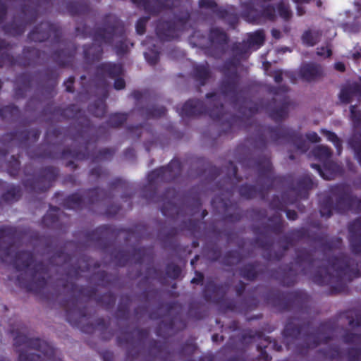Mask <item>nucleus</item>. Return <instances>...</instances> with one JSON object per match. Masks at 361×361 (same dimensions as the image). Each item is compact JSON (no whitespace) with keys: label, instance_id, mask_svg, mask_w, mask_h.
Masks as SVG:
<instances>
[{"label":"nucleus","instance_id":"nucleus-41","mask_svg":"<svg viewBox=\"0 0 361 361\" xmlns=\"http://www.w3.org/2000/svg\"><path fill=\"white\" fill-rule=\"evenodd\" d=\"M265 272V269L259 261L248 262L240 267L238 269L239 275L249 281H255Z\"/></svg>","mask_w":361,"mask_h":361},{"label":"nucleus","instance_id":"nucleus-57","mask_svg":"<svg viewBox=\"0 0 361 361\" xmlns=\"http://www.w3.org/2000/svg\"><path fill=\"white\" fill-rule=\"evenodd\" d=\"M131 302V298L129 295H121L115 316L117 319L121 320H128L130 317V305Z\"/></svg>","mask_w":361,"mask_h":361},{"label":"nucleus","instance_id":"nucleus-4","mask_svg":"<svg viewBox=\"0 0 361 361\" xmlns=\"http://www.w3.org/2000/svg\"><path fill=\"white\" fill-rule=\"evenodd\" d=\"M219 93L212 92L206 94L207 104L197 99H190L183 105L180 115L183 117H197L208 115L212 120L220 121L225 118L224 106L221 102V95L228 97L234 109H238L239 112L243 113L242 106H238L241 98V91L239 89V77L230 76L224 78L219 84Z\"/></svg>","mask_w":361,"mask_h":361},{"label":"nucleus","instance_id":"nucleus-34","mask_svg":"<svg viewBox=\"0 0 361 361\" xmlns=\"http://www.w3.org/2000/svg\"><path fill=\"white\" fill-rule=\"evenodd\" d=\"M314 181L312 176L306 173L298 178L295 185L290 187L288 190L293 197L299 200H307L309 197V191L313 188Z\"/></svg>","mask_w":361,"mask_h":361},{"label":"nucleus","instance_id":"nucleus-49","mask_svg":"<svg viewBox=\"0 0 361 361\" xmlns=\"http://www.w3.org/2000/svg\"><path fill=\"white\" fill-rule=\"evenodd\" d=\"M297 202V197H293L288 190L283 191L280 198L274 195L269 202V207L276 211H283L288 205L293 204Z\"/></svg>","mask_w":361,"mask_h":361},{"label":"nucleus","instance_id":"nucleus-59","mask_svg":"<svg viewBox=\"0 0 361 361\" xmlns=\"http://www.w3.org/2000/svg\"><path fill=\"white\" fill-rule=\"evenodd\" d=\"M176 317L171 318L168 321H161L156 328V334L164 338L171 336L176 329L175 328Z\"/></svg>","mask_w":361,"mask_h":361},{"label":"nucleus","instance_id":"nucleus-7","mask_svg":"<svg viewBox=\"0 0 361 361\" xmlns=\"http://www.w3.org/2000/svg\"><path fill=\"white\" fill-rule=\"evenodd\" d=\"M310 325L309 321H300L296 318H289L282 331V336L287 350L299 355H307L310 349L318 347L321 343L327 344L333 340L331 336L334 330V324L331 322H322L314 332L305 333L302 341L296 343L302 332Z\"/></svg>","mask_w":361,"mask_h":361},{"label":"nucleus","instance_id":"nucleus-56","mask_svg":"<svg viewBox=\"0 0 361 361\" xmlns=\"http://www.w3.org/2000/svg\"><path fill=\"white\" fill-rule=\"evenodd\" d=\"M140 114L145 119L157 118L165 115L166 109L164 106L150 105L138 109Z\"/></svg>","mask_w":361,"mask_h":361},{"label":"nucleus","instance_id":"nucleus-9","mask_svg":"<svg viewBox=\"0 0 361 361\" xmlns=\"http://www.w3.org/2000/svg\"><path fill=\"white\" fill-rule=\"evenodd\" d=\"M62 34L59 23L43 21L30 31L27 39L34 42H43L51 39L53 44H61L63 47L54 50L51 58L59 68H68L74 63L78 47L72 41L62 40Z\"/></svg>","mask_w":361,"mask_h":361},{"label":"nucleus","instance_id":"nucleus-24","mask_svg":"<svg viewBox=\"0 0 361 361\" xmlns=\"http://www.w3.org/2000/svg\"><path fill=\"white\" fill-rule=\"evenodd\" d=\"M59 174V169L57 167L46 166L39 170L37 177L27 178L23 181V184L31 192H44L52 186Z\"/></svg>","mask_w":361,"mask_h":361},{"label":"nucleus","instance_id":"nucleus-42","mask_svg":"<svg viewBox=\"0 0 361 361\" xmlns=\"http://www.w3.org/2000/svg\"><path fill=\"white\" fill-rule=\"evenodd\" d=\"M312 153L319 161L323 162L324 169L333 172L337 171L338 166L330 160L332 151L329 147L322 145H318L313 149Z\"/></svg>","mask_w":361,"mask_h":361},{"label":"nucleus","instance_id":"nucleus-1","mask_svg":"<svg viewBox=\"0 0 361 361\" xmlns=\"http://www.w3.org/2000/svg\"><path fill=\"white\" fill-rule=\"evenodd\" d=\"M295 244L304 239H310L321 244V249L326 257V266H319L312 276L314 283L319 286H330L331 295L342 293L347 288V283L361 276V260L357 262L345 253L330 256L329 252L338 249L342 244L339 237L325 239L323 235H310L305 227L290 230Z\"/></svg>","mask_w":361,"mask_h":361},{"label":"nucleus","instance_id":"nucleus-26","mask_svg":"<svg viewBox=\"0 0 361 361\" xmlns=\"http://www.w3.org/2000/svg\"><path fill=\"white\" fill-rule=\"evenodd\" d=\"M41 56V51L32 47H25L21 54L13 56L7 51L0 54V68L5 66H13L18 65L20 67H28L36 64Z\"/></svg>","mask_w":361,"mask_h":361},{"label":"nucleus","instance_id":"nucleus-64","mask_svg":"<svg viewBox=\"0 0 361 361\" xmlns=\"http://www.w3.org/2000/svg\"><path fill=\"white\" fill-rule=\"evenodd\" d=\"M348 144L354 152L355 159L361 166V128L349 139Z\"/></svg>","mask_w":361,"mask_h":361},{"label":"nucleus","instance_id":"nucleus-45","mask_svg":"<svg viewBox=\"0 0 361 361\" xmlns=\"http://www.w3.org/2000/svg\"><path fill=\"white\" fill-rule=\"evenodd\" d=\"M296 256L295 257V263L298 267H302L305 265L301 269V274L302 275H307L309 272V270L314 267V258L312 252L305 249H298L295 251Z\"/></svg>","mask_w":361,"mask_h":361},{"label":"nucleus","instance_id":"nucleus-46","mask_svg":"<svg viewBox=\"0 0 361 361\" xmlns=\"http://www.w3.org/2000/svg\"><path fill=\"white\" fill-rule=\"evenodd\" d=\"M318 361H343V352L338 345H329L316 352Z\"/></svg>","mask_w":361,"mask_h":361},{"label":"nucleus","instance_id":"nucleus-50","mask_svg":"<svg viewBox=\"0 0 361 361\" xmlns=\"http://www.w3.org/2000/svg\"><path fill=\"white\" fill-rule=\"evenodd\" d=\"M192 77L200 86L205 85L212 78V71L209 64H196L193 66Z\"/></svg>","mask_w":361,"mask_h":361},{"label":"nucleus","instance_id":"nucleus-61","mask_svg":"<svg viewBox=\"0 0 361 361\" xmlns=\"http://www.w3.org/2000/svg\"><path fill=\"white\" fill-rule=\"evenodd\" d=\"M20 115V109L15 104H11L0 108V118L3 121H16Z\"/></svg>","mask_w":361,"mask_h":361},{"label":"nucleus","instance_id":"nucleus-8","mask_svg":"<svg viewBox=\"0 0 361 361\" xmlns=\"http://www.w3.org/2000/svg\"><path fill=\"white\" fill-rule=\"evenodd\" d=\"M237 161L245 171L256 169L257 173L258 187L247 183L239 187V195L243 199L250 200L259 197L264 200L276 183H283L288 180L289 176H274L270 157L268 155L258 156L254 159L249 153L239 156Z\"/></svg>","mask_w":361,"mask_h":361},{"label":"nucleus","instance_id":"nucleus-13","mask_svg":"<svg viewBox=\"0 0 361 361\" xmlns=\"http://www.w3.org/2000/svg\"><path fill=\"white\" fill-rule=\"evenodd\" d=\"M247 140L254 149L261 151L265 150L269 143L278 145L282 141L293 143L302 153L309 149L302 134L285 126H259L256 133Z\"/></svg>","mask_w":361,"mask_h":361},{"label":"nucleus","instance_id":"nucleus-44","mask_svg":"<svg viewBox=\"0 0 361 361\" xmlns=\"http://www.w3.org/2000/svg\"><path fill=\"white\" fill-rule=\"evenodd\" d=\"M32 77L29 73H23L16 76L14 87V98H24L31 89Z\"/></svg>","mask_w":361,"mask_h":361},{"label":"nucleus","instance_id":"nucleus-31","mask_svg":"<svg viewBox=\"0 0 361 361\" xmlns=\"http://www.w3.org/2000/svg\"><path fill=\"white\" fill-rule=\"evenodd\" d=\"M331 193L336 197L334 209L340 214L352 210L355 195L344 185H335L331 188Z\"/></svg>","mask_w":361,"mask_h":361},{"label":"nucleus","instance_id":"nucleus-40","mask_svg":"<svg viewBox=\"0 0 361 361\" xmlns=\"http://www.w3.org/2000/svg\"><path fill=\"white\" fill-rule=\"evenodd\" d=\"M0 190L2 191L1 200L6 204L18 202L22 196V190L19 185L8 183L1 179Z\"/></svg>","mask_w":361,"mask_h":361},{"label":"nucleus","instance_id":"nucleus-28","mask_svg":"<svg viewBox=\"0 0 361 361\" xmlns=\"http://www.w3.org/2000/svg\"><path fill=\"white\" fill-rule=\"evenodd\" d=\"M42 224L44 227L65 233L70 226V216L59 207L50 205L49 211L42 219Z\"/></svg>","mask_w":361,"mask_h":361},{"label":"nucleus","instance_id":"nucleus-20","mask_svg":"<svg viewBox=\"0 0 361 361\" xmlns=\"http://www.w3.org/2000/svg\"><path fill=\"white\" fill-rule=\"evenodd\" d=\"M190 18V14L186 13L181 16H175L170 20H158L155 28L158 39L164 42L179 39Z\"/></svg>","mask_w":361,"mask_h":361},{"label":"nucleus","instance_id":"nucleus-33","mask_svg":"<svg viewBox=\"0 0 361 361\" xmlns=\"http://www.w3.org/2000/svg\"><path fill=\"white\" fill-rule=\"evenodd\" d=\"M270 276L278 281L283 286H294L298 279V273L293 269V263L283 264L278 269L270 271Z\"/></svg>","mask_w":361,"mask_h":361},{"label":"nucleus","instance_id":"nucleus-16","mask_svg":"<svg viewBox=\"0 0 361 361\" xmlns=\"http://www.w3.org/2000/svg\"><path fill=\"white\" fill-rule=\"evenodd\" d=\"M289 90V87L286 85H269L267 88L268 92L274 96L267 104L269 116L276 123H281L285 120L288 116L290 107L293 105V102L287 94Z\"/></svg>","mask_w":361,"mask_h":361},{"label":"nucleus","instance_id":"nucleus-25","mask_svg":"<svg viewBox=\"0 0 361 361\" xmlns=\"http://www.w3.org/2000/svg\"><path fill=\"white\" fill-rule=\"evenodd\" d=\"M256 338L261 340V342L257 345V348L259 352V358L264 361H269L271 360V357L266 351V348L269 345H271V348L277 352L282 350L281 345L279 344L276 340H271L268 336L264 337L263 332L260 331H253L252 329H247L241 334L239 341L244 347H247L248 345L252 343Z\"/></svg>","mask_w":361,"mask_h":361},{"label":"nucleus","instance_id":"nucleus-29","mask_svg":"<svg viewBox=\"0 0 361 361\" xmlns=\"http://www.w3.org/2000/svg\"><path fill=\"white\" fill-rule=\"evenodd\" d=\"M242 16L248 22L260 24L266 19L274 20L276 11L272 5L262 6L260 10L255 8L252 4L247 2L242 6Z\"/></svg>","mask_w":361,"mask_h":361},{"label":"nucleus","instance_id":"nucleus-63","mask_svg":"<svg viewBox=\"0 0 361 361\" xmlns=\"http://www.w3.org/2000/svg\"><path fill=\"white\" fill-rule=\"evenodd\" d=\"M111 258L118 267H125L131 258V253L121 249H114L111 252Z\"/></svg>","mask_w":361,"mask_h":361},{"label":"nucleus","instance_id":"nucleus-32","mask_svg":"<svg viewBox=\"0 0 361 361\" xmlns=\"http://www.w3.org/2000/svg\"><path fill=\"white\" fill-rule=\"evenodd\" d=\"M110 229V226L102 225L94 230L85 233V240L86 244L94 243L102 251H105L111 246V242L107 238Z\"/></svg>","mask_w":361,"mask_h":361},{"label":"nucleus","instance_id":"nucleus-51","mask_svg":"<svg viewBox=\"0 0 361 361\" xmlns=\"http://www.w3.org/2000/svg\"><path fill=\"white\" fill-rule=\"evenodd\" d=\"M66 8L71 16L86 15L90 11V1L88 0L69 1L67 3Z\"/></svg>","mask_w":361,"mask_h":361},{"label":"nucleus","instance_id":"nucleus-10","mask_svg":"<svg viewBox=\"0 0 361 361\" xmlns=\"http://www.w3.org/2000/svg\"><path fill=\"white\" fill-rule=\"evenodd\" d=\"M226 176L219 181L216 186L221 195H215L211 201L212 207L219 212L223 213V220L226 222L235 223L241 220L243 214L236 202L231 200L236 185L242 180L238 174V168L232 161L225 166Z\"/></svg>","mask_w":361,"mask_h":361},{"label":"nucleus","instance_id":"nucleus-37","mask_svg":"<svg viewBox=\"0 0 361 361\" xmlns=\"http://www.w3.org/2000/svg\"><path fill=\"white\" fill-rule=\"evenodd\" d=\"M324 75L323 67L317 63H305L300 66L298 71L299 78L305 82H311L322 78Z\"/></svg>","mask_w":361,"mask_h":361},{"label":"nucleus","instance_id":"nucleus-6","mask_svg":"<svg viewBox=\"0 0 361 361\" xmlns=\"http://www.w3.org/2000/svg\"><path fill=\"white\" fill-rule=\"evenodd\" d=\"M182 164L178 159H172L167 166L150 171L147 175V184L142 188V197L149 202L161 203L160 210L166 217L175 218L180 214L177 205L178 193L173 188L166 190L164 193L157 195V185L159 183H170L176 180L181 174Z\"/></svg>","mask_w":361,"mask_h":361},{"label":"nucleus","instance_id":"nucleus-11","mask_svg":"<svg viewBox=\"0 0 361 361\" xmlns=\"http://www.w3.org/2000/svg\"><path fill=\"white\" fill-rule=\"evenodd\" d=\"M77 35L83 38L91 36L94 42H102L107 45H112L115 39H118L114 46V49L118 55H123L127 53L128 47L126 44V29L123 23L116 15L106 14L102 18V26L94 28L92 33L90 32L86 24L82 27H75Z\"/></svg>","mask_w":361,"mask_h":361},{"label":"nucleus","instance_id":"nucleus-3","mask_svg":"<svg viewBox=\"0 0 361 361\" xmlns=\"http://www.w3.org/2000/svg\"><path fill=\"white\" fill-rule=\"evenodd\" d=\"M71 260V255L66 252L63 247L51 256L47 264L43 262H35L31 251H18L13 257V264L16 271L24 272L17 276L16 285L27 292L39 294L47 286L48 280L51 279V267H65Z\"/></svg>","mask_w":361,"mask_h":361},{"label":"nucleus","instance_id":"nucleus-17","mask_svg":"<svg viewBox=\"0 0 361 361\" xmlns=\"http://www.w3.org/2000/svg\"><path fill=\"white\" fill-rule=\"evenodd\" d=\"M259 228L257 227L253 228V232L257 235L256 238L253 240V244L264 251L263 257L268 261L281 260L289 248L295 245V243L289 231L279 240L282 250L278 252H273L271 250L274 245L272 239L267 236L263 231H259Z\"/></svg>","mask_w":361,"mask_h":361},{"label":"nucleus","instance_id":"nucleus-36","mask_svg":"<svg viewBox=\"0 0 361 361\" xmlns=\"http://www.w3.org/2000/svg\"><path fill=\"white\" fill-rule=\"evenodd\" d=\"M348 241L351 252L361 255V219L356 218L348 226Z\"/></svg>","mask_w":361,"mask_h":361},{"label":"nucleus","instance_id":"nucleus-22","mask_svg":"<svg viewBox=\"0 0 361 361\" xmlns=\"http://www.w3.org/2000/svg\"><path fill=\"white\" fill-rule=\"evenodd\" d=\"M26 331L25 326H20L18 328L12 327L11 334L13 336L14 345L25 347L41 352L45 357L51 361H63L61 359L51 360L54 354V349L47 342L39 338H30L24 331Z\"/></svg>","mask_w":361,"mask_h":361},{"label":"nucleus","instance_id":"nucleus-5","mask_svg":"<svg viewBox=\"0 0 361 361\" xmlns=\"http://www.w3.org/2000/svg\"><path fill=\"white\" fill-rule=\"evenodd\" d=\"M94 129V128L91 121L85 118V123L79 132L80 139L84 140V147L82 149H80L79 147H74L73 149L66 147L62 150L60 155L58 156L56 153L50 150L49 147H44V146L41 145L34 151L28 150L27 154L31 159L37 158L67 159L68 158H72L76 161H83L91 158L92 163L111 161L116 152V149L104 147L100 149L96 153H90L88 150L89 145L91 142L96 143L102 136V134L107 133L104 125L99 126L97 128L96 130L97 134L96 135L92 133Z\"/></svg>","mask_w":361,"mask_h":361},{"label":"nucleus","instance_id":"nucleus-47","mask_svg":"<svg viewBox=\"0 0 361 361\" xmlns=\"http://www.w3.org/2000/svg\"><path fill=\"white\" fill-rule=\"evenodd\" d=\"M353 97H361V78L360 82H354L343 86L338 94L341 102L345 104L350 103Z\"/></svg>","mask_w":361,"mask_h":361},{"label":"nucleus","instance_id":"nucleus-52","mask_svg":"<svg viewBox=\"0 0 361 361\" xmlns=\"http://www.w3.org/2000/svg\"><path fill=\"white\" fill-rule=\"evenodd\" d=\"M240 61L239 59H237L233 56H231L227 59L221 66L219 68V71L223 74L226 78L230 76L239 77L238 73V68L240 65Z\"/></svg>","mask_w":361,"mask_h":361},{"label":"nucleus","instance_id":"nucleus-53","mask_svg":"<svg viewBox=\"0 0 361 361\" xmlns=\"http://www.w3.org/2000/svg\"><path fill=\"white\" fill-rule=\"evenodd\" d=\"M217 17L224 20L232 27H235L238 23V16L233 6L221 7L220 10L218 11Z\"/></svg>","mask_w":361,"mask_h":361},{"label":"nucleus","instance_id":"nucleus-62","mask_svg":"<svg viewBox=\"0 0 361 361\" xmlns=\"http://www.w3.org/2000/svg\"><path fill=\"white\" fill-rule=\"evenodd\" d=\"M243 255L240 251L231 250L226 252L221 259V264L226 267H233L243 261Z\"/></svg>","mask_w":361,"mask_h":361},{"label":"nucleus","instance_id":"nucleus-30","mask_svg":"<svg viewBox=\"0 0 361 361\" xmlns=\"http://www.w3.org/2000/svg\"><path fill=\"white\" fill-rule=\"evenodd\" d=\"M41 132L37 128L23 130H14L4 133L0 137V142L4 147L9 145L14 141H18L20 145H26L31 140V142H35L38 140Z\"/></svg>","mask_w":361,"mask_h":361},{"label":"nucleus","instance_id":"nucleus-15","mask_svg":"<svg viewBox=\"0 0 361 361\" xmlns=\"http://www.w3.org/2000/svg\"><path fill=\"white\" fill-rule=\"evenodd\" d=\"M124 70L122 64L114 62H102L95 68L93 76L85 85L87 86V92L92 91V87L97 90H101L104 97L109 96V84L107 78L114 79L118 76H123Z\"/></svg>","mask_w":361,"mask_h":361},{"label":"nucleus","instance_id":"nucleus-14","mask_svg":"<svg viewBox=\"0 0 361 361\" xmlns=\"http://www.w3.org/2000/svg\"><path fill=\"white\" fill-rule=\"evenodd\" d=\"M265 299L278 311L286 312L305 308L310 302V296L303 290L288 292L271 290L267 293Z\"/></svg>","mask_w":361,"mask_h":361},{"label":"nucleus","instance_id":"nucleus-19","mask_svg":"<svg viewBox=\"0 0 361 361\" xmlns=\"http://www.w3.org/2000/svg\"><path fill=\"white\" fill-rule=\"evenodd\" d=\"M149 336V331L146 329L136 328L133 331H122L116 338L117 345H128L125 361H137L140 357L145 341Z\"/></svg>","mask_w":361,"mask_h":361},{"label":"nucleus","instance_id":"nucleus-58","mask_svg":"<svg viewBox=\"0 0 361 361\" xmlns=\"http://www.w3.org/2000/svg\"><path fill=\"white\" fill-rule=\"evenodd\" d=\"M197 162L204 167L197 173L198 176H201L207 173L209 178L213 180L220 175L221 169L212 165L206 159L200 157L197 159Z\"/></svg>","mask_w":361,"mask_h":361},{"label":"nucleus","instance_id":"nucleus-35","mask_svg":"<svg viewBox=\"0 0 361 361\" xmlns=\"http://www.w3.org/2000/svg\"><path fill=\"white\" fill-rule=\"evenodd\" d=\"M86 80V76L82 75L80 76V83L82 85V88L84 92L87 94L94 93L97 95H99L100 98L94 101L92 104H90L88 106L89 112L92 114L95 117L101 118L103 117L106 112V99L107 97H104V94L101 90H97L92 87V91L87 92L85 88L87 86L85 85V80Z\"/></svg>","mask_w":361,"mask_h":361},{"label":"nucleus","instance_id":"nucleus-60","mask_svg":"<svg viewBox=\"0 0 361 361\" xmlns=\"http://www.w3.org/2000/svg\"><path fill=\"white\" fill-rule=\"evenodd\" d=\"M178 233V230L176 227L171 228L161 238V242L164 244V247H169L174 252L180 250V243L173 240Z\"/></svg>","mask_w":361,"mask_h":361},{"label":"nucleus","instance_id":"nucleus-12","mask_svg":"<svg viewBox=\"0 0 361 361\" xmlns=\"http://www.w3.org/2000/svg\"><path fill=\"white\" fill-rule=\"evenodd\" d=\"M48 2L49 0H0V25L4 22L8 13L6 3L20 4L19 11L13 16L11 21L2 25V30L7 35H22L26 27L37 19L39 8Z\"/></svg>","mask_w":361,"mask_h":361},{"label":"nucleus","instance_id":"nucleus-43","mask_svg":"<svg viewBox=\"0 0 361 361\" xmlns=\"http://www.w3.org/2000/svg\"><path fill=\"white\" fill-rule=\"evenodd\" d=\"M90 260L91 259L86 256L79 258L77 264L68 266L66 275L68 277L77 279L80 277L82 272L88 271L92 266L94 268H99L100 267V263L99 262H96L92 264Z\"/></svg>","mask_w":361,"mask_h":361},{"label":"nucleus","instance_id":"nucleus-18","mask_svg":"<svg viewBox=\"0 0 361 361\" xmlns=\"http://www.w3.org/2000/svg\"><path fill=\"white\" fill-rule=\"evenodd\" d=\"M106 197V190L99 187H94L85 190L83 195L78 191L68 195L63 199L62 206L68 209L81 210L97 204Z\"/></svg>","mask_w":361,"mask_h":361},{"label":"nucleus","instance_id":"nucleus-21","mask_svg":"<svg viewBox=\"0 0 361 361\" xmlns=\"http://www.w3.org/2000/svg\"><path fill=\"white\" fill-rule=\"evenodd\" d=\"M82 112L81 109L74 104H69L66 108H61L58 106H54L52 103L47 104L44 106L42 111V116H50L51 118H57L58 120H68L82 118V121L77 124V132L73 135L71 139L78 141L80 139L79 132L85 123V118L90 120L86 116H82Z\"/></svg>","mask_w":361,"mask_h":361},{"label":"nucleus","instance_id":"nucleus-48","mask_svg":"<svg viewBox=\"0 0 361 361\" xmlns=\"http://www.w3.org/2000/svg\"><path fill=\"white\" fill-rule=\"evenodd\" d=\"M102 43V42L94 41V43L91 44L83 46V57L87 63L91 64L102 59L103 54Z\"/></svg>","mask_w":361,"mask_h":361},{"label":"nucleus","instance_id":"nucleus-23","mask_svg":"<svg viewBox=\"0 0 361 361\" xmlns=\"http://www.w3.org/2000/svg\"><path fill=\"white\" fill-rule=\"evenodd\" d=\"M27 232L11 225L0 226V260L3 262L13 253L15 243L21 240Z\"/></svg>","mask_w":361,"mask_h":361},{"label":"nucleus","instance_id":"nucleus-2","mask_svg":"<svg viewBox=\"0 0 361 361\" xmlns=\"http://www.w3.org/2000/svg\"><path fill=\"white\" fill-rule=\"evenodd\" d=\"M62 286L69 295V298L63 304L66 321L73 327L78 328L85 334H92L98 327L102 331V338L104 341L110 340L114 333L112 330L108 329L109 324L102 317L97 318L94 324L89 322L90 317L85 303L94 299L97 304L101 305L106 310H109L116 303L115 295L111 292H107L101 295H97V288L78 286L68 281L63 283Z\"/></svg>","mask_w":361,"mask_h":361},{"label":"nucleus","instance_id":"nucleus-39","mask_svg":"<svg viewBox=\"0 0 361 361\" xmlns=\"http://www.w3.org/2000/svg\"><path fill=\"white\" fill-rule=\"evenodd\" d=\"M148 356L152 360L159 359L161 361H172V353L166 342H160L152 339L149 343L147 349Z\"/></svg>","mask_w":361,"mask_h":361},{"label":"nucleus","instance_id":"nucleus-54","mask_svg":"<svg viewBox=\"0 0 361 361\" xmlns=\"http://www.w3.org/2000/svg\"><path fill=\"white\" fill-rule=\"evenodd\" d=\"M59 75L57 70L53 68H47L44 71L42 78L47 83L45 90L47 93L51 94L54 91L59 82Z\"/></svg>","mask_w":361,"mask_h":361},{"label":"nucleus","instance_id":"nucleus-55","mask_svg":"<svg viewBox=\"0 0 361 361\" xmlns=\"http://www.w3.org/2000/svg\"><path fill=\"white\" fill-rule=\"evenodd\" d=\"M268 221L271 224H265L263 226L264 230L271 231L275 235H280L283 233L285 228V223L280 214H274L268 217Z\"/></svg>","mask_w":361,"mask_h":361},{"label":"nucleus","instance_id":"nucleus-27","mask_svg":"<svg viewBox=\"0 0 361 361\" xmlns=\"http://www.w3.org/2000/svg\"><path fill=\"white\" fill-rule=\"evenodd\" d=\"M229 40L227 34L219 27L211 28L207 44H200L203 49L214 58L220 57L225 52V47Z\"/></svg>","mask_w":361,"mask_h":361},{"label":"nucleus","instance_id":"nucleus-38","mask_svg":"<svg viewBox=\"0 0 361 361\" xmlns=\"http://www.w3.org/2000/svg\"><path fill=\"white\" fill-rule=\"evenodd\" d=\"M225 294L224 286L216 283L212 280L208 281L202 290V296L207 302H212L219 304L223 300Z\"/></svg>","mask_w":361,"mask_h":361}]
</instances>
